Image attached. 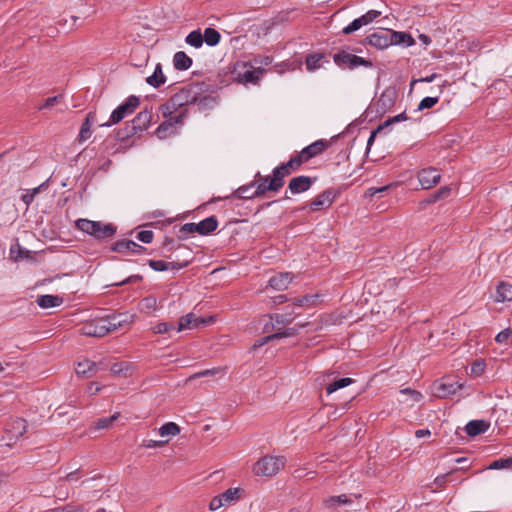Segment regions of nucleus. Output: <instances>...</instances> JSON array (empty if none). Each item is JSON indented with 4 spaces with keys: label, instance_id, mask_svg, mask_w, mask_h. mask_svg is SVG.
Here are the masks:
<instances>
[{
    "label": "nucleus",
    "instance_id": "ddd939ff",
    "mask_svg": "<svg viewBox=\"0 0 512 512\" xmlns=\"http://www.w3.org/2000/svg\"><path fill=\"white\" fill-rule=\"evenodd\" d=\"M291 173L292 172L285 166L284 163L274 168L273 176L272 179L270 180L268 188H272L273 192H277L283 187L285 177H287Z\"/></svg>",
    "mask_w": 512,
    "mask_h": 512
},
{
    "label": "nucleus",
    "instance_id": "de8ad7c7",
    "mask_svg": "<svg viewBox=\"0 0 512 512\" xmlns=\"http://www.w3.org/2000/svg\"><path fill=\"white\" fill-rule=\"evenodd\" d=\"M303 163H305V161L301 157L300 153H298L292 156L290 160L284 164L291 172H293L298 170Z\"/></svg>",
    "mask_w": 512,
    "mask_h": 512
},
{
    "label": "nucleus",
    "instance_id": "5701e85b",
    "mask_svg": "<svg viewBox=\"0 0 512 512\" xmlns=\"http://www.w3.org/2000/svg\"><path fill=\"white\" fill-rule=\"evenodd\" d=\"M256 178H258V180L254 182L256 185V189L254 192H252V196L260 197L263 196L268 191H273L272 188H268L272 177L261 176L260 173L258 172L256 174Z\"/></svg>",
    "mask_w": 512,
    "mask_h": 512
},
{
    "label": "nucleus",
    "instance_id": "69168bd1",
    "mask_svg": "<svg viewBox=\"0 0 512 512\" xmlns=\"http://www.w3.org/2000/svg\"><path fill=\"white\" fill-rule=\"evenodd\" d=\"M511 335L512 330L510 328L504 329L496 335L495 341L500 344L505 343Z\"/></svg>",
    "mask_w": 512,
    "mask_h": 512
},
{
    "label": "nucleus",
    "instance_id": "0e129e2a",
    "mask_svg": "<svg viewBox=\"0 0 512 512\" xmlns=\"http://www.w3.org/2000/svg\"><path fill=\"white\" fill-rule=\"evenodd\" d=\"M191 260H192V258H188V259H184L183 261L177 260V261L168 262V264H170L169 269L180 270L182 268H185L191 263Z\"/></svg>",
    "mask_w": 512,
    "mask_h": 512
},
{
    "label": "nucleus",
    "instance_id": "3c124183",
    "mask_svg": "<svg viewBox=\"0 0 512 512\" xmlns=\"http://www.w3.org/2000/svg\"><path fill=\"white\" fill-rule=\"evenodd\" d=\"M137 133H139V130L136 129V126L132 122H127L125 124L124 131L122 133H119V138L124 140L126 138L134 136Z\"/></svg>",
    "mask_w": 512,
    "mask_h": 512
},
{
    "label": "nucleus",
    "instance_id": "c03bdc74",
    "mask_svg": "<svg viewBox=\"0 0 512 512\" xmlns=\"http://www.w3.org/2000/svg\"><path fill=\"white\" fill-rule=\"evenodd\" d=\"M119 417V413H115L112 416L100 418L95 423L96 429H107L109 428L115 420Z\"/></svg>",
    "mask_w": 512,
    "mask_h": 512
},
{
    "label": "nucleus",
    "instance_id": "37998d69",
    "mask_svg": "<svg viewBox=\"0 0 512 512\" xmlns=\"http://www.w3.org/2000/svg\"><path fill=\"white\" fill-rule=\"evenodd\" d=\"M224 369L220 368V367H215V368H212V369H206V370H203V371H200V372H197L193 375H191L190 377H188V379L186 380L187 382L189 381H192L194 379H197V378H201V377H207V376H214L220 372H223Z\"/></svg>",
    "mask_w": 512,
    "mask_h": 512
},
{
    "label": "nucleus",
    "instance_id": "6ab92c4d",
    "mask_svg": "<svg viewBox=\"0 0 512 512\" xmlns=\"http://www.w3.org/2000/svg\"><path fill=\"white\" fill-rule=\"evenodd\" d=\"M408 120V117L406 115L405 112H402L394 117H390L388 118L387 120H385L382 124H380L377 129L375 131H373L367 141V146L369 147L370 145H372V143L374 142V139H375V136L377 133H379L380 131H382L383 129L389 127L390 125L392 124H395V123H398V122H401V121H406Z\"/></svg>",
    "mask_w": 512,
    "mask_h": 512
},
{
    "label": "nucleus",
    "instance_id": "13d9d810",
    "mask_svg": "<svg viewBox=\"0 0 512 512\" xmlns=\"http://www.w3.org/2000/svg\"><path fill=\"white\" fill-rule=\"evenodd\" d=\"M148 264L154 271L159 272L166 271L170 268V264L163 260H149Z\"/></svg>",
    "mask_w": 512,
    "mask_h": 512
},
{
    "label": "nucleus",
    "instance_id": "603ef678",
    "mask_svg": "<svg viewBox=\"0 0 512 512\" xmlns=\"http://www.w3.org/2000/svg\"><path fill=\"white\" fill-rule=\"evenodd\" d=\"M174 329H175V325L173 323L161 322V323L156 324L152 328V331L155 334H164V333H168L169 331L174 330Z\"/></svg>",
    "mask_w": 512,
    "mask_h": 512
},
{
    "label": "nucleus",
    "instance_id": "bb28decb",
    "mask_svg": "<svg viewBox=\"0 0 512 512\" xmlns=\"http://www.w3.org/2000/svg\"><path fill=\"white\" fill-rule=\"evenodd\" d=\"M166 82V76L162 71V66L158 63L152 75L146 78V83L154 88H159Z\"/></svg>",
    "mask_w": 512,
    "mask_h": 512
},
{
    "label": "nucleus",
    "instance_id": "2f4dec72",
    "mask_svg": "<svg viewBox=\"0 0 512 512\" xmlns=\"http://www.w3.org/2000/svg\"><path fill=\"white\" fill-rule=\"evenodd\" d=\"M202 36L203 42H205L208 46H216L221 40L220 33L211 27L206 28Z\"/></svg>",
    "mask_w": 512,
    "mask_h": 512
},
{
    "label": "nucleus",
    "instance_id": "423d86ee",
    "mask_svg": "<svg viewBox=\"0 0 512 512\" xmlns=\"http://www.w3.org/2000/svg\"><path fill=\"white\" fill-rule=\"evenodd\" d=\"M334 62L341 68L355 69L359 66L371 68L373 66L370 60L351 54L346 51H340L333 57Z\"/></svg>",
    "mask_w": 512,
    "mask_h": 512
},
{
    "label": "nucleus",
    "instance_id": "0eeeda50",
    "mask_svg": "<svg viewBox=\"0 0 512 512\" xmlns=\"http://www.w3.org/2000/svg\"><path fill=\"white\" fill-rule=\"evenodd\" d=\"M78 332L84 336L101 338L109 333V328H106L105 319L99 318L83 323Z\"/></svg>",
    "mask_w": 512,
    "mask_h": 512
},
{
    "label": "nucleus",
    "instance_id": "49530a36",
    "mask_svg": "<svg viewBox=\"0 0 512 512\" xmlns=\"http://www.w3.org/2000/svg\"><path fill=\"white\" fill-rule=\"evenodd\" d=\"M198 233L197 223H186L179 230V238L185 239L189 234Z\"/></svg>",
    "mask_w": 512,
    "mask_h": 512
},
{
    "label": "nucleus",
    "instance_id": "774afa93",
    "mask_svg": "<svg viewBox=\"0 0 512 512\" xmlns=\"http://www.w3.org/2000/svg\"><path fill=\"white\" fill-rule=\"evenodd\" d=\"M224 506L225 505H224V503L222 501V498H221V496L219 494V495H217V496L212 498V500L210 501V504H209V509L211 511H216V510H218V509H220L221 507H224Z\"/></svg>",
    "mask_w": 512,
    "mask_h": 512
},
{
    "label": "nucleus",
    "instance_id": "4d7b16f0",
    "mask_svg": "<svg viewBox=\"0 0 512 512\" xmlns=\"http://www.w3.org/2000/svg\"><path fill=\"white\" fill-rule=\"evenodd\" d=\"M328 506H334L336 504H349L351 500L345 495L332 496L325 501Z\"/></svg>",
    "mask_w": 512,
    "mask_h": 512
},
{
    "label": "nucleus",
    "instance_id": "09e8293b",
    "mask_svg": "<svg viewBox=\"0 0 512 512\" xmlns=\"http://www.w3.org/2000/svg\"><path fill=\"white\" fill-rule=\"evenodd\" d=\"M106 322V328H109V332L116 331L123 325V320L119 319V316H109L104 318Z\"/></svg>",
    "mask_w": 512,
    "mask_h": 512
},
{
    "label": "nucleus",
    "instance_id": "a18cd8bd",
    "mask_svg": "<svg viewBox=\"0 0 512 512\" xmlns=\"http://www.w3.org/2000/svg\"><path fill=\"white\" fill-rule=\"evenodd\" d=\"M215 102V99L208 95V93H205L203 95H200L199 99L195 104H197L198 108L200 110H206L210 108Z\"/></svg>",
    "mask_w": 512,
    "mask_h": 512
},
{
    "label": "nucleus",
    "instance_id": "9b49d317",
    "mask_svg": "<svg viewBox=\"0 0 512 512\" xmlns=\"http://www.w3.org/2000/svg\"><path fill=\"white\" fill-rule=\"evenodd\" d=\"M396 96L395 90L385 89L375 103L376 112L380 114L388 112L394 106Z\"/></svg>",
    "mask_w": 512,
    "mask_h": 512
},
{
    "label": "nucleus",
    "instance_id": "58836bf2",
    "mask_svg": "<svg viewBox=\"0 0 512 512\" xmlns=\"http://www.w3.org/2000/svg\"><path fill=\"white\" fill-rule=\"evenodd\" d=\"M180 432L179 426L174 422H168L162 425L159 429V434L162 437L175 436Z\"/></svg>",
    "mask_w": 512,
    "mask_h": 512
},
{
    "label": "nucleus",
    "instance_id": "f257e3e1",
    "mask_svg": "<svg viewBox=\"0 0 512 512\" xmlns=\"http://www.w3.org/2000/svg\"><path fill=\"white\" fill-rule=\"evenodd\" d=\"M210 91V85L205 82L188 84L173 94L166 103L161 105L160 110L164 117L170 116L179 108L195 104L200 95L209 93Z\"/></svg>",
    "mask_w": 512,
    "mask_h": 512
},
{
    "label": "nucleus",
    "instance_id": "8fccbe9b",
    "mask_svg": "<svg viewBox=\"0 0 512 512\" xmlns=\"http://www.w3.org/2000/svg\"><path fill=\"white\" fill-rule=\"evenodd\" d=\"M486 368V363L484 360H476L471 365V375L474 377L481 376Z\"/></svg>",
    "mask_w": 512,
    "mask_h": 512
},
{
    "label": "nucleus",
    "instance_id": "4be33fe9",
    "mask_svg": "<svg viewBox=\"0 0 512 512\" xmlns=\"http://www.w3.org/2000/svg\"><path fill=\"white\" fill-rule=\"evenodd\" d=\"M36 302L39 307L48 309L60 306L63 303V298L56 295L45 294L39 296Z\"/></svg>",
    "mask_w": 512,
    "mask_h": 512
},
{
    "label": "nucleus",
    "instance_id": "72a5a7b5",
    "mask_svg": "<svg viewBox=\"0 0 512 512\" xmlns=\"http://www.w3.org/2000/svg\"><path fill=\"white\" fill-rule=\"evenodd\" d=\"M185 42L194 47V48H200L203 45V36L200 30H193L191 31L185 38Z\"/></svg>",
    "mask_w": 512,
    "mask_h": 512
},
{
    "label": "nucleus",
    "instance_id": "c9c22d12",
    "mask_svg": "<svg viewBox=\"0 0 512 512\" xmlns=\"http://www.w3.org/2000/svg\"><path fill=\"white\" fill-rule=\"evenodd\" d=\"M391 38L393 40V45L403 43L406 46H411L414 43L413 38L404 32H396L392 30Z\"/></svg>",
    "mask_w": 512,
    "mask_h": 512
},
{
    "label": "nucleus",
    "instance_id": "2eb2a0df",
    "mask_svg": "<svg viewBox=\"0 0 512 512\" xmlns=\"http://www.w3.org/2000/svg\"><path fill=\"white\" fill-rule=\"evenodd\" d=\"M313 184L312 178L309 176H297L290 180L288 188L293 194H299L310 189Z\"/></svg>",
    "mask_w": 512,
    "mask_h": 512
},
{
    "label": "nucleus",
    "instance_id": "338daca9",
    "mask_svg": "<svg viewBox=\"0 0 512 512\" xmlns=\"http://www.w3.org/2000/svg\"><path fill=\"white\" fill-rule=\"evenodd\" d=\"M316 298H317L316 295L305 296V297L296 299L294 304L297 306L312 305V304H314Z\"/></svg>",
    "mask_w": 512,
    "mask_h": 512
},
{
    "label": "nucleus",
    "instance_id": "a19ab883",
    "mask_svg": "<svg viewBox=\"0 0 512 512\" xmlns=\"http://www.w3.org/2000/svg\"><path fill=\"white\" fill-rule=\"evenodd\" d=\"M488 468L492 470L510 469L512 468V457L494 460Z\"/></svg>",
    "mask_w": 512,
    "mask_h": 512
},
{
    "label": "nucleus",
    "instance_id": "680f3d73",
    "mask_svg": "<svg viewBox=\"0 0 512 512\" xmlns=\"http://www.w3.org/2000/svg\"><path fill=\"white\" fill-rule=\"evenodd\" d=\"M154 233L151 230H143L137 233L136 238L146 244L153 241Z\"/></svg>",
    "mask_w": 512,
    "mask_h": 512
},
{
    "label": "nucleus",
    "instance_id": "052dcab7",
    "mask_svg": "<svg viewBox=\"0 0 512 512\" xmlns=\"http://www.w3.org/2000/svg\"><path fill=\"white\" fill-rule=\"evenodd\" d=\"M173 128V123L168 121H165L159 125V127L156 130V134L159 138H165L167 135V132Z\"/></svg>",
    "mask_w": 512,
    "mask_h": 512
},
{
    "label": "nucleus",
    "instance_id": "b1692460",
    "mask_svg": "<svg viewBox=\"0 0 512 512\" xmlns=\"http://www.w3.org/2000/svg\"><path fill=\"white\" fill-rule=\"evenodd\" d=\"M261 73H262L261 70L246 69L243 73L238 72L236 74L235 79L238 83H241V84H247V83L255 84L259 80Z\"/></svg>",
    "mask_w": 512,
    "mask_h": 512
},
{
    "label": "nucleus",
    "instance_id": "f3484780",
    "mask_svg": "<svg viewBox=\"0 0 512 512\" xmlns=\"http://www.w3.org/2000/svg\"><path fill=\"white\" fill-rule=\"evenodd\" d=\"M26 429V421L22 418H17L7 425L6 432L9 435L10 440H16L26 432Z\"/></svg>",
    "mask_w": 512,
    "mask_h": 512
},
{
    "label": "nucleus",
    "instance_id": "a878e982",
    "mask_svg": "<svg viewBox=\"0 0 512 512\" xmlns=\"http://www.w3.org/2000/svg\"><path fill=\"white\" fill-rule=\"evenodd\" d=\"M152 114L148 110L139 112L136 117L131 121L139 132L146 130L151 122Z\"/></svg>",
    "mask_w": 512,
    "mask_h": 512
},
{
    "label": "nucleus",
    "instance_id": "6e6552de",
    "mask_svg": "<svg viewBox=\"0 0 512 512\" xmlns=\"http://www.w3.org/2000/svg\"><path fill=\"white\" fill-rule=\"evenodd\" d=\"M392 30L390 29H380L378 31L373 32L368 35L365 39L366 43L376 47L377 49H385L390 45H393V40L391 38Z\"/></svg>",
    "mask_w": 512,
    "mask_h": 512
},
{
    "label": "nucleus",
    "instance_id": "ea45409f",
    "mask_svg": "<svg viewBox=\"0 0 512 512\" xmlns=\"http://www.w3.org/2000/svg\"><path fill=\"white\" fill-rule=\"evenodd\" d=\"M255 186V183L254 182H251L250 184L248 185H243L241 187H239L234 193H233V196L234 197H237L239 199H253V198H256V196H252V193L251 194H248V192L251 190V188H253Z\"/></svg>",
    "mask_w": 512,
    "mask_h": 512
},
{
    "label": "nucleus",
    "instance_id": "864d4df0",
    "mask_svg": "<svg viewBox=\"0 0 512 512\" xmlns=\"http://www.w3.org/2000/svg\"><path fill=\"white\" fill-rule=\"evenodd\" d=\"M438 102H439V97L438 96H435V97H425V98H423L420 101V103L418 105V110L421 111V110H424V109L432 108Z\"/></svg>",
    "mask_w": 512,
    "mask_h": 512
},
{
    "label": "nucleus",
    "instance_id": "e2e57ef3",
    "mask_svg": "<svg viewBox=\"0 0 512 512\" xmlns=\"http://www.w3.org/2000/svg\"><path fill=\"white\" fill-rule=\"evenodd\" d=\"M41 187H42V185H41V186H39V187H37V188H34V189H33V190H31V191H27L25 194H23V195H22V197H21L22 201H23L27 206H29V205L33 202V200H34V198H35L36 194H37V193H39V191H40Z\"/></svg>",
    "mask_w": 512,
    "mask_h": 512
},
{
    "label": "nucleus",
    "instance_id": "c85d7f7f",
    "mask_svg": "<svg viewBox=\"0 0 512 512\" xmlns=\"http://www.w3.org/2000/svg\"><path fill=\"white\" fill-rule=\"evenodd\" d=\"M96 370V364L90 360H83L79 362L75 369L78 375H82L87 378L92 377L96 373Z\"/></svg>",
    "mask_w": 512,
    "mask_h": 512
},
{
    "label": "nucleus",
    "instance_id": "393cba45",
    "mask_svg": "<svg viewBox=\"0 0 512 512\" xmlns=\"http://www.w3.org/2000/svg\"><path fill=\"white\" fill-rule=\"evenodd\" d=\"M198 234L208 235L214 232L218 227V220L215 216H210L197 223Z\"/></svg>",
    "mask_w": 512,
    "mask_h": 512
},
{
    "label": "nucleus",
    "instance_id": "7ed1b4c3",
    "mask_svg": "<svg viewBox=\"0 0 512 512\" xmlns=\"http://www.w3.org/2000/svg\"><path fill=\"white\" fill-rule=\"evenodd\" d=\"M286 464V458L284 456H272L266 455L260 458L253 466V473L256 476L262 477H273Z\"/></svg>",
    "mask_w": 512,
    "mask_h": 512
},
{
    "label": "nucleus",
    "instance_id": "79ce46f5",
    "mask_svg": "<svg viewBox=\"0 0 512 512\" xmlns=\"http://www.w3.org/2000/svg\"><path fill=\"white\" fill-rule=\"evenodd\" d=\"M157 308V300L155 297L153 296H148V297H145L141 302H140V310L142 312H151V311H154L156 310Z\"/></svg>",
    "mask_w": 512,
    "mask_h": 512
},
{
    "label": "nucleus",
    "instance_id": "a211bd4d",
    "mask_svg": "<svg viewBox=\"0 0 512 512\" xmlns=\"http://www.w3.org/2000/svg\"><path fill=\"white\" fill-rule=\"evenodd\" d=\"M293 275L289 272L279 273L269 279V286L275 290H285L291 283Z\"/></svg>",
    "mask_w": 512,
    "mask_h": 512
},
{
    "label": "nucleus",
    "instance_id": "412c9836",
    "mask_svg": "<svg viewBox=\"0 0 512 512\" xmlns=\"http://www.w3.org/2000/svg\"><path fill=\"white\" fill-rule=\"evenodd\" d=\"M489 424L485 420H471L466 424L465 431L469 436H477L485 433Z\"/></svg>",
    "mask_w": 512,
    "mask_h": 512
},
{
    "label": "nucleus",
    "instance_id": "473e14b6",
    "mask_svg": "<svg viewBox=\"0 0 512 512\" xmlns=\"http://www.w3.org/2000/svg\"><path fill=\"white\" fill-rule=\"evenodd\" d=\"M324 58L321 53L310 54L306 57L305 65L306 69L310 72L315 71L321 67L322 59Z\"/></svg>",
    "mask_w": 512,
    "mask_h": 512
},
{
    "label": "nucleus",
    "instance_id": "bf43d9fd",
    "mask_svg": "<svg viewBox=\"0 0 512 512\" xmlns=\"http://www.w3.org/2000/svg\"><path fill=\"white\" fill-rule=\"evenodd\" d=\"M380 14L381 13L377 10H369L368 12L360 16V18L362 20L363 25L365 26L373 22L377 17L380 16Z\"/></svg>",
    "mask_w": 512,
    "mask_h": 512
},
{
    "label": "nucleus",
    "instance_id": "6e6d98bb",
    "mask_svg": "<svg viewBox=\"0 0 512 512\" xmlns=\"http://www.w3.org/2000/svg\"><path fill=\"white\" fill-rule=\"evenodd\" d=\"M63 99V96L62 95H57V96H53V97H48L44 102L43 104H41L38 109L39 110H44V109H50L52 108L53 106H55L56 104L60 103Z\"/></svg>",
    "mask_w": 512,
    "mask_h": 512
},
{
    "label": "nucleus",
    "instance_id": "1a4fd4ad",
    "mask_svg": "<svg viewBox=\"0 0 512 512\" xmlns=\"http://www.w3.org/2000/svg\"><path fill=\"white\" fill-rule=\"evenodd\" d=\"M213 321V317L199 318L194 313H188L179 319L177 332L188 329L198 328L202 325H208Z\"/></svg>",
    "mask_w": 512,
    "mask_h": 512
},
{
    "label": "nucleus",
    "instance_id": "39448f33",
    "mask_svg": "<svg viewBox=\"0 0 512 512\" xmlns=\"http://www.w3.org/2000/svg\"><path fill=\"white\" fill-rule=\"evenodd\" d=\"M140 101L136 96H129L125 102L120 104L110 115L109 121L102 126H111L119 123L127 116L131 115L139 106Z\"/></svg>",
    "mask_w": 512,
    "mask_h": 512
},
{
    "label": "nucleus",
    "instance_id": "e433bc0d",
    "mask_svg": "<svg viewBox=\"0 0 512 512\" xmlns=\"http://www.w3.org/2000/svg\"><path fill=\"white\" fill-rule=\"evenodd\" d=\"M353 382H354V379H352V378H349V377L341 378V379L335 380L334 382L330 383L326 387V391L328 394H331L338 389L344 388V387L352 384Z\"/></svg>",
    "mask_w": 512,
    "mask_h": 512
},
{
    "label": "nucleus",
    "instance_id": "7c9ffc66",
    "mask_svg": "<svg viewBox=\"0 0 512 512\" xmlns=\"http://www.w3.org/2000/svg\"><path fill=\"white\" fill-rule=\"evenodd\" d=\"M497 302L511 301L512 300V284L501 282L497 286L496 298Z\"/></svg>",
    "mask_w": 512,
    "mask_h": 512
},
{
    "label": "nucleus",
    "instance_id": "4c0bfd02",
    "mask_svg": "<svg viewBox=\"0 0 512 512\" xmlns=\"http://www.w3.org/2000/svg\"><path fill=\"white\" fill-rule=\"evenodd\" d=\"M270 319L275 323H271V326L274 330H277L276 325H286L292 323L294 317L291 314H273L270 316Z\"/></svg>",
    "mask_w": 512,
    "mask_h": 512
},
{
    "label": "nucleus",
    "instance_id": "9d476101",
    "mask_svg": "<svg viewBox=\"0 0 512 512\" xmlns=\"http://www.w3.org/2000/svg\"><path fill=\"white\" fill-rule=\"evenodd\" d=\"M441 179L440 173L432 167L422 169L418 173V180L423 189H430L438 184Z\"/></svg>",
    "mask_w": 512,
    "mask_h": 512
},
{
    "label": "nucleus",
    "instance_id": "5fc2aeb1",
    "mask_svg": "<svg viewBox=\"0 0 512 512\" xmlns=\"http://www.w3.org/2000/svg\"><path fill=\"white\" fill-rule=\"evenodd\" d=\"M363 25L361 18L354 19L349 25L343 28L342 33L345 35L351 34L359 30Z\"/></svg>",
    "mask_w": 512,
    "mask_h": 512
},
{
    "label": "nucleus",
    "instance_id": "aec40b11",
    "mask_svg": "<svg viewBox=\"0 0 512 512\" xmlns=\"http://www.w3.org/2000/svg\"><path fill=\"white\" fill-rule=\"evenodd\" d=\"M95 121V114L90 112L87 114L85 120L83 121L79 135L78 142L83 143L91 137V127Z\"/></svg>",
    "mask_w": 512,
    "mask_h": 512
},
{
    "label": "nucleus",
    "instance_id": "f8f14e48",
    "mask_svg": "<svg viewBox=\"0 0 512 512\" xmlns=\"http://www.w3.org/2000/svg\"><path fill=\"white\" fill-rule=\"evenodd\" d=\"M329 146L327 140H317L303 148L299 153L305 162L323 153Z\"/></svg>",
    "mask_w": 512,
    "mask_h": 512
},
{
    "label": "nucleus",
    "instance_id": "f704fd0d",
    "mask_svg": "<svg viewBox=\"0 0 512 512\" xmlns=\"http://www.w3.org/2000/svg\"><path fill=\"white\" fill-rule=\"evenodd\" d=\"M135 242L132 241V240H120V241H117L112 249L113 251L115 252H118V253H132L133 252V248H135Z\"/></svg>",
    "mask_w": 512,
    "mask_h": 512
},
{
    "label": "nucleus",
    "instance_id": "20e7f679",
    "mask_svg": "<svg viewBox=\"0 0 512 512\" xmlns=\"http://www.w3.org/2000/svg\"><path fill=\"white\" fill-rule=\"evenodd\" d=\"M464 382H461L455 378L444 377L436 380L432 384V393L437 398H448L455 395L457 392L462 390Z\"/></svg>",
    "mask_w": 512,
    "mask_h": 512
},
{
    "label": "nucleus",
    "instance_id": "f03ea898",
    "mask_svg": "<svg viewBox=\"0 0 512 512\" xmlns=\"http://www.w3.org/2000/svg\"><path fill=\"white\" fill-rule=\"evenodd\" d=\"M75 226L80 231L94 237L97 240L112 238L116 233V226L112 223H103L101 221H92L81 218L75 222Z\"/></svg>",
    "mask_w": 512,
    "mask_h": 512
},
{
    "label": "nucleus",
    "instance_id": "dca6fc26",
    "mask_svg": "<svg viewBox=\"0 0 512 512\" xmlns=\"http://www.w3.org/2000/svg\"><path fill=\"white\" fill-rule=\"evenodd\" d=\"M308 325V323H298L295 327L286 328L284 330H281V328H277V331L274 334H271L269 336H266L261 345L268 343L269 341L281 339L284 337H292L295 336L298 333V330L301 328H304Z\"/></svg>",
    "mask_w": 512,
    "mask_h": 512
},
{
    "label": "nucleus",
    "instance_id": "cd10ccee",
    "mask_svg": "<svg viewBox=\"0 0 512 512\" xmlns=\"http://www.w3.org/2000/svg\"><path fill=\"white\" fill-rule=\"evenodd\" d=\"M192 59L183 51L176 52L173 64L177 70H188L192 66Z\"/></svg>",
    "mask_w": 512,
    "mask_h": 512
},
{
    "label": "nucleus",
    "instance_id": "4468645a",
    "mask_svg": "<svg viewBox=\"0 0 512 512\" xmlns=\"http://www.w3.org/2000/svg\"><path fill=\"white\" fill-rule=\"evenodd\" d=\"M335 193L333 190L329 189L322 193H320L313 201L310 203V208L312 211H317L322 208H328L334 202Z\"/></svg>",
    "mask_w": 512,
    "mask_h": 512
},
{
    "label": "nucleus",
    "instance_id": "c756f323",
    "mask_svg": "<svg viewBox=\"0 0 512 512\" xmlns=\"http://www.w3.org/2000/svg\"><path fill=\"white\" fill-rule=\"evenodd\" d=\"M243 490L241 488H229L220 496L225 506L232 505L240 500Z\"/></svg>",
    "mask_w": 512,
    "mask_h": 512
}]
</instances>
